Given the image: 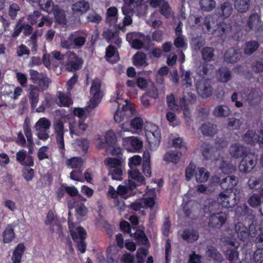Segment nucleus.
Listing matches in <instances>:
<instances>
[{
	"instance_id": "nucleus-1",
	"label": "nucleus",
	"mask_w": 263,
	"mask_h": 263,
	"mask_svg": "<svg viewBox=\"0 0 263 263\" xmlns=\"http://www.w3.org/2000/svg\"><path fill=\"white\" fill-rule=\"evenodd\" d=\"M196 88L198 95L202 98L210 97L213 93L212 82L209 79H201L196 83Z\"/></svg>"
},
{
	"instance_id": "nucleus-2",
	"label": "nucleus",
	"mask_w": 263,
	"mask_h": 263,
	"mask_svg": "<svg viewBox=\"0 0 263 263\" xmlns=\"http://www.w3.org/2000/svg\"><path fill=\"white\" fill-rule=\"evenodd\" d=\"M137 185L136 183L131 180H128L125 182L124 185H119L116 191L112 187L110 186L108 194L112 198H115L118 194H120L122 196L126 195H130L132 192L136 189Z\"/></svg>"
},
{
	"instance_id": "nucleus-3",
	"label": "nucleus",
	"mask_w": 263,
	"mask_h": 263,
	"mask_svg": "<svg viewBox=\"0 0 263 263\" xmlns=\"http://www.w3.org/2000/svg\"><path fill=\"white\" fill-rule=\"evenodd\" d=\"M261 27L260 15L257 13H252L247 20L246 31L250 32L255 30L256 34L258 36V32L259 31L263 32Z\"/></svg>"
},
{
	"instance_id": "nucleus-4",
	"label": "nucleus",
	"mask_w": 263,
	"mask_h": 263,
	"mask_svg": "<svg viewBox=\"0 0 263 263\" xmlns=\"http://www.w3.org/2000/svg\"><path fill=\"white\" fill-rule=\"evenodd\" d=\"M53 128L55 134V138L57 145L61 153H63L65 149L64 142V125L63 122L59 119H56L53 121Z\"/></svg>"
},
{
	"instance_id": "nucleus-5",
	"label": "nucleus",
	"mask_w": 263,
	"mask_h": 263,
	"mask_svg": "<svg viewBox=\"0 0 263 263\" xmlns=\"http://www.w3.org/2000/svg\"><path fill=\"white\" fill-rule=\"evenodd\" d=\"M73 240L77 242L78 248L80 252L84 253L86 251V243L84 241L86 236V231L82 227L77 228V231H70Z\"/></svg>"
},
{
	"instance_id": "nucleus-6",
	"label": "nucleus",
	"mask_w": 263,
	"mask_h": 263,
	"mask_svg": "<svg viewBox=\"0 0 263 263\" xmlns=\"http://www.w3.org/2000/svg\"><path fill=\"white\" fill-rule=\"evenodd\" d=\"M105 141L108 146L105 151L107 155H117L120 153V148L116 145V136L112 131H108L106 133Z\"/></svg>"
},
{
	"instance_id": "nucleus-7",
	"label": "nucleus",
	"mask_w": 263,
	"mask_h": 263,
	"mask_svg": "<svg viewBox=\"0 0 263 263\" xmlns=\"http://www.w3.org/2000/svg\"><path fill=\"white\" fill-rule=\"evenodd\" d=\"M129 163L130 170L128 171L132 179H134L138 182H141L144 180V177L141 173L135 168V166L140 164L141 162V158L139 156H135L131 158Z\"/></svg>"
},
{
	"instance_id": "nucleus-8",
	"label": "nucleus",
	"mask_w": 263,
	"mask_h": 263,
	"mask_svg": "<svg viewBox=\"0 0 263 263\" xmlns=\"http://www.w3.org/2000/svg\"><path fill=\"white\" fill-rule=\"evenodd\" d=\"M135 109L131 105L126 104L123 105L121 110H118L114 116L116 122L127 121L134 115Z\"/></svg>"
},
{
	"instance_id": "nucleus-9",
	"label": "nucleus",
	"mask_w": 263,
	"mask_h": 263,
	"mask_svg": "<svg viewBox=\"0 0 263 263\" xmlns=\"http://www.w3.org/2000/svg\"><path fill=\"white\" fill-rule=\"evenodd\" d=\"M257 160V156L254 154L246 156L240 163V171L245 173L250 172L255 166Z\"/></svg>"
},
{
	"instance_id": "nucleus-10",
	"label": "nucleus",
	"mask_w": 263,
	"mask_h": 263,
	"mask_svg": "<svg viewBox=\"0 0 263 263\" xmlns=\"http://www.w3.org/2000/svg\"><path fill=\"white\" fill-rule=\"evenodd\" d=\"M220 182V185L223 190L229 191L233 189L238 182V178L234 175H228L221 179L216 178Z\"/></svg>"
},
{
	"instance_id": "nucleus-11",
	"label": "nucleus",
	"mask_w": 263,
	"mask_h": 263,
	"mask_svg": "<svg viewBox=\"0 0 263 263\" xmlns=\"http://www.w3.org/2000/svg\"><path fill=\"white\" fill-rule=\"evenodd\" d=\"M227 218L225 213L213 214L209 218V227L212 228H220L225 223Z\"/></svg>"
},
{
	"instance_id": "nucleus-12",
	"label": "nucleus",
	"mask_w": 263,
	"mask_h": 263,
	"mask_svg": "<svg viewBox=\"0 0 263 263\" xmlns=\"http://www.w3.org/2000/svg\"><path fill=\"white\" fill-rule=\"evenodd\" d=\"M216 161L222 173L228 174L235 171V167L231 164V159L229 157H221L220 159H216Z\"/></svg>"
},
{
	"instance_id": "nucleus-13",
	"label": "nucleus",
	"mask_w": 263,
	"mask_h": 263,
	"mask_svg": "<svg viewBox=\"0 0 263 263\" xmlns=\"http://www.w3.org/2000/svg\"><path fill=\"white\" fill-rule=\"evenodd\" d=\"M233 195L231 194H226L223 192L220 193L218 199V202L224 208H232L235 206L237 202L233 198Z\"/></svg>"
},
{
	"instance_id": "nucleus-14",
	"label": "nucleus",
	"mask_w": 263,
	"mask_h": 263,
	"mask_svg": "<svg viewBox=\"0 0 263 263\" xmlns=\"http://www.w3.org/2000/svg\"><path fill=\"white\" fill-rule=\"evenodd\" d=\"M155 204V200L152 197L142 199L132 203L130 206L135 211H138L141 208H152Z\"/></svg>"
},
{
	"instance_id": "nucleus-15",
	"label": "nucleus",
	"mask_w": 263,
	"mask_h": 263,
	"mask_svg": "<svg viewBox=\"0 0 263 263\" xmlns=\"http://www.w3.org/2000/svg\"><path fill=\"white\" fill-rule=\"evenodd\" d=\"M83 63L81 59L78 58L74 53H70L69 60H68L66 67V69L69 71H73L80 68Z\"/></svg>"
},
{
	"instance_id": "nucleus-16",
	"label": "nucleus",
	"mask_w": 263,
	"mask_h": 263,
	"mask_svg": "<svg viewBox=\"0 0 263 263\" xmlns=\"http://www.w3.org/2000/svg\"><path fill=\"white\" fill-rule=\"evenodd\" d=\"M200 129L204 136L213 137L218 133L217 125L210 122H206L202 124Z\"/></svg>"
},
{
	"instance_id": "nucleus-17",
	"label": "nucleus",
	"mask_w": 263,
	"mask_h": 263,
	"mask_svg": "<svg viewBox=\"0 0 263 263\" xmlns=\"http://www.w3.org/2000/svg\"><path fill=\"white\" fill-rule=\"evenodd\" d=\"M241 57V53L239 50L234 48L229 49L224 55V61L230 63L237 62Z\"/></svg>"
},
{
	"instance_id": "nucleus-18",
	"label": "nucleus",
	"mask_w": 263,
	"mask_h": 263,
	"mask_svg": "<svg viewBox=\"0 0 263 263\" xmlns=\"http://www.w3.org/2000/svg\"><path fill=\"white\" fill-rule=\"evenodd\" d=\"M28 98L32 108L36 107L39 102L40 89L37 86L31 85L28 89Z\"/></svg>"
},
{
	"instance_id": "nucleus-19",
	"label": "nucleus",
	"mask_w": 263,
	"mask_h": 263,
	"mask_svg": "<svg viewBox=\"0 0 263 263\" xmlns=\"http://www.w3.org/2000/svg\"><path fill=\"white\" fill-rule=\"evenodd\" d=\"M233 10L232 4L228 1H226L219 5L216 11L219 16L228 18L232 13Z\"/></svg>"
},
{
	"instance_id": "nucleus-20",
	"label": "nucleus",
	"mask_w": 263,
	"mask_h": 263,
	"mask_svg": "<svg viewBox=\"0 0 263 263\" xmlns=\"http://www.w3.org/2000/svg\"><path fill=\"white\" fill-rule=\"evenodd\" d=\"M216 76L218 81L225 83L232 79V72L228 68L221 67L217 71Z\"/></svg>"
},
{
	"instance_id": "nucleus-21",
	"label": "nucleus",
	"mask_w": 263,
	"mask_h": 263,
	"mask_svg": "<svg viewBox=\"0 0 263 263\" xmlns=\"http://www.w3.org/2000/svg\"><path fill=\"white\" fill-rule=\"evenodd\" d=\"M229 153L232 157L237 159L243 157L246 154V149L243 145L235 143L230 147Z\"/></svg>"
},
{
	"instance_id": "nucleus-22",
	"label": "nucleus",
	"mask_w": 263,
	"mask_h": 263,
	"mask_svg": "<svg viewBox=\"0 0 263 263\" xmlns=\"http://www.w3.org/2000/svg\"><path fill=\"white\" fill-rule=\"evenodd\" d=\"M234 230L237 237L240 240L244 241L248 239L249 237L248 230L242 222H237L235 225Z\"/></svg>"
},
{
	"instance_id": "nucleus-23",
	"label": "nucleus",
	"mask_w": 263,
	"mask_h": 263,
	"mask_svg": "<svg viewBox=\"0 0 263 263\" xmlns=\"http://www.w3.org/2000/svg\"><path fill=\"white\" fill-rule=\"evenodd\" d=\"M148 143L151 145L158 146L160 142L161 134L159 130L156 129L154 132L147 131L146 133Z\"/></svg>"
},
{
	"instance_id": "nucleus-24",
	"label": "nucleus",
	"mask_w": 263,
	"mask_h": 263,
	"mask_svg": "<svg viewBox=\"0 0 263 263\" xmlns=\"http://www.w3.org/2000/svg\"><path fill=\"white\" fill-rule=\"evenodd\" d=\"M71 9L73 13L83 14L89 9V4L85 1H80L73 4Z\"/></svg>"
},
{
	"instance_id": "nucleus-25",
	"label": "nucleus",
	"mask_w": 263,
	"mask_h": 263,
	"mask_svg": "<svg viewBox=\"0 0 263 263\" xmlns=\"http://www.w3.org/2000/svg\"><path fill=\"white\" fill-rule=\"evenodd\" d=\"M213 114L216 117H227L231 114V110L226 105H219L214 108Z\"/></svg>"
},
{
	"instance_id": "nucleus-26",
	"label": "nucleus",
	"mask_w": 263,
	"mask_h": 263,
	"mask_svg": "<svg viewBox=\"0 0 263 263\" xmlns=\"http://www.w3.org/2000/svg\"><path fill=\"white\" fill-rule=\"evenodd\" d=\"M251 0H234V7L239 13L246 12L250 7Z\"/></svg>"
},
{
	"instance_id": "nucleus-27",
	"label": "nucleus",
	"mask_w": 263,
	"mask_h": 263,
	"mask_svg": "<svg viewBox=\"0 0 263 263\" xmlns=\"http://www.w3.org/2000/svg\"><path fill=\"white\" fill-rule=\"evenodd\" d=\"M54 18L56 21L61 24H65L66 22L65 11L59 7L58 5L53 7V11Z\"/></svg>"
},
{
	"instance_id": "nucleus-28",
	"label": "nucleus",
	"mask_w": 263,
	"mask_h": 263,
	"mask_svg": "<svg viewBox=\"0 0 263 263\" xmlns=\"http://www.w3.org/2000/svg\"><path fill=\"white\" fill-rule=\"evenodd\" d=\"M125 5L122 7L123 14L125 15H130L132 13L130 5L138 6L140 5L143 0H123Z\"/></svg>"
},
{
	"instance_id": "nucleus-29",
	"label": "nucleus",
	"mask_w": 263,
	"mask_h": 263,
	"mask_svg": "<svg viewBox=\"0 0 263 263\" xmlns=\"http://www.w3.org/2000/svg\"><path fill=\"white\" fill-rule=\"evenodd\" d=\"M259 47V43L256 41L247 42L244 45V53L247 55H252Z\"/></svg>"
},
{
	"instance_id": "nucleus-30",
	"label": "nucleus",
	"mask_w": 263,
	"mask_h": 263,
	"mask_svg": "<svg viewBox=\"0 0 263 263\" xmlns=\"http://www.w3.org/2000/svg\"><path fill=\"white\" fill-rule=\"evenodd\" d=\"M87 128V125L83 121H79V123L76 126H73L70 124L69 132L70 134H76L78 136L81 135Z\"/></svg>"
},
{
	"instance_id": "nucleus-31",
	"label": "nucleus",
	"mask_w": 263,
	"mask_h": 263,
	"mask_svg": "<svg viewBox=\"0 0 263 263\" xmlns=\"http://www.w3.org/2000/svg\"><path fill=\"white\" fill-rule=\"evenodd\" d=\"M118 9L116 7L109 8L106 12V22L109 24L116 23L118 18Z\"/></svg>"
},
{
	"instance_id": "nucleus-32",
	"label": "nucleus",
	"mask_w": 263,
	"mask_h": 263,
	"mask_svg": "<svg viewBox=\"0 0 263 263\" xmlns=\"http://www.w3.org/2000/svg\"><path fill=\"white\" fill-rule=\"evenodd\" d=\"M214 50L212 47H206L203 48L201 51L202 59L204 62H210L214 60Z\"/></svg>"
},
{
	"instance_id": "nucleus-33",
	"label": "nucleus",
	"mask_w": 263,
	"mask_h": 263,
	"mask_svg": "<svg viewBox=\"0 0 263 263\" xmlns=\"http://www.w3.org/2000/svg\"><path fill=\"white\" fill-rule=\"evenodd\" d=\"M25 250V247L23 243L18 244L13 253L12 259L13 263H20L22 255Z\"/></svg>"
},
{
	"instance_id": "nucleus-34",
	"label": "nucleus",
	"mask_w": 263,
	"mask_h": 263,
	"mask_svg": "<svg viewBox=\"0 0 263 263\" xmlns=\"http://www.w3.org/2000/svg\"><path fill=\"white\" fill-rule=\"evenodd\" d=\"M206 254L209 258L217 261H220L222 260L221 254L213 246H210L207 247Z\"/></svg>"
},
{
	"instance_id": "nucleus-35",
	"label": "nucleus",
	"mask_w": 263,
	"mask_h": 263,
	"mask_svg": "<svg viewBox=\"0 0 263 263\" xmlns=\"http://www.w3.org/2000/svg\"><path fill=\"white\" fill-rule=\"evenodd\" d=\"M181 155L179 152L171 151L165 154L163 160L165 161L177 163L180 160Z\"/></svg>"
},
{
	"instance_id": "nucleus-36",
	"label": "nucleus",
	"mask_w": 263,
	"mask_h": 263,
	"mask_svg": "<svg viewBox=\"0 0 263 263\" xmlns=\"http://www.w3.org/2000/svg\"><path fill=\"white\" fill-rule=\"evenodd\" d=\"M38 5L41 9L50 14L53 11V3L52 0H39Z\"/></svg>"
},
{
	"instance_id": "nucleus-37",
	"label": "nucleus",
	"mask_w": 263,
	"mask_h": 263,
	"mask_svg": "<svg viewBox=\"0 0 263 263\" xmlns=\"http://www.w3.org/2000/svg\"><path fill=\"white\" fill-rule=\"evenodd\" d=\"M15 237L13 229L11 225L8 224L3 233V242H10Z\"/></svg>"
},
{
	"instance_id": "nucleus-38",
	"label": "nucleus",
	"mask_w": 263,
	"mask_h": 263,
	"mask_svg": "<svg viewBox=\"0 0 263 263\" xmlns=\"http://www.w3.org/2000/svg\"><path fill=\"white\" fill-rule=\"evenodd\" d=\"M146 59V55L142 52H138L133 58L134 64L136 66L147 65Z\"/></svg>"
},
{
	"instance_id": "nucleus-39",
	"label": "nucleus",
	"mask_w": 263,
	"mask_h": 263,
	"mask_svg": "<svg viewBox=\"0 0 263 263\" xmlns=\"http://www.w3.org/2000/svg\"><path fill=\"white\" fill-rule=\"evenodd\" d=\"M199 4L201 9L207 12L213 10L216 6L215 0H200Z\"/></svg>"
},
{
	"instance_id": "nucleus-40",
	"label": "nucleus",
	"mask_w": 263,
	"mask_h": 263,
	"mask_svg": "<svg viewBox=\"0 0 263 263\" xmlns=\"http://www.w3.org/2000/svg\"><path fill=\"white\" fill-rule=\"evenodd\" d=\"M25 151H19L16 154V159L18 161L21 163L23 165L32 166L33 165V160L31 157L26 158L25 157Z\"/></svg>"
},
{
	"instance_id": "nucleus-41",
	"label": "nucleus",
	"mask_w": 263,
	"mask_h": 263,
	"mask_svg": "<svg viewBox=\"0 0 263 263\" xmlns=\"http://www.w3.org/2000/svg\"><path fill=\"white\" fill-rule=\"evenodd\" d=\"M191 44L194 50L198 51L204 45V39L201 36H195L192 38Z\"/></svg>"
},
{
	"instance_id": "nucleus-42",
	"label": "nucleus",
	"mask_w": 263,
	"mask_h": 263,
	"mask_svg": "<svg viewBox=\"0 0 263 263\" xmlns=\"http://www.w3.org/2000/svg\"><path fill=\"white\" fill-rule=\"evenodd\" d=\"M182 237L183 239L189 242H193L198 238V233L195 231L185 230L183 231Z\"/></svg>"
},
{
	"instance_id": "nucleus-43",
	"label": "nucleus",
	"mask_w": 263,
	"mask_h": 263,
	"mask_svg": "<svg viewBox=\"0 0 263 263\" xmlns=\"http://www.w3.org/2000/svg\"><path fill=\"white\" fill-rule=\"evenodd\" d=\"M90 93L93 95V97L90 99L88 107L90 108H94L101 101L103 93L101 91H96Z\"/></svg>"
},
{
	"instance_id": "nucleus-44",
	"label": "nucleus",
	"mask_w": 263,
	"mask_h": 263,
	"mask_svg": "<svg viewBox=\"0 0 263 263\" xmlns=\"http://www.w3.org/2000/svg\"><path fill=\"white\" fill-rule=\"evenodd\" d=\"M211 67L212 65L208 64L206 62H202L196 69L197 73L200 77L207 75L209 74Z\"/></svg>"
},
{
	"instance_id": "nucleus-45",
	"label": "nucleus",
	"mask_w": 263,
	"mask_h": 263,
	"mask_svg": "<svg viewBox=\"0 0 263 263\" xmlns=\"http://www.w3.org/2000/svg\"><path fill=\"white\" fill-rule=\"evenodd\" d=\"M243 140L247 143L253 144L257 142L258 136L255 132L252 130H248L243 136Z\"/></svg>"
},
{
	"instance_id": "nucleus-46",
	"label": "nucleus",
	"mask_w": 263,
	"mask_h": 263,
	"mask_svg": "<svg viewBox=\"0 0 263 263\" xmlns=\"http://www.w3.org/2000/svg\"><path fill=\"white\" fill-rule=\"evenodd\" d=\"M51 126L50 122L45 118H40L35 123V129H49Z\"/></svg>"
},
{
	"instance_id": "nucleus-47",
	"label": "nucleus",
	"mask_w": 263,
	"mask_h": 263,
	"mask_svg": "<svg viewBox=\"0 0 263 263\" xmlns=\"http://www.w3.org/2000/svg\"><path fill=\"white\" fill-rule=\"evenodd\" d=\"M209 177V173L205 172V170L204 168H198V172L195 175L196 180L197 182H204L208 179Z\"/></svg>"
},
{
	"instance_id": "nucleus-48",
	"label": "nucleus",
	"mask_w": 263,
	"mask_h": 263,
	"mask_svg": "<svg viewBox=\"0 0 263 263\" xmlns=\"http://www.w3.org/2000/svg\"><path fill=\"white\" fill-rule=\"evenodd\" d=\"M73 45H74V48H80L82 47L86 42V39L85 37L82 36L78 35L77 33H72Z\"/></svg>"
},
{
	"instance_id": "nucleus-49",
	"label": "nucleus",
	"mask_w": 263,
	"mask_h": 263,
	"mask_svg": "<svg viewBox=\"0 0 263 263\" xmlns=\"http://www.w3.org/2000/svg\"><path fill=\"white\" fill-rule=\"evenodd\" d=\"M248 185L251 189L257 190L262 186V181L260 178L253 176L249 179Z\"/></svg>"
},
{
	"instance_id": "nucleus-50",
	"label": "nucleus",
	"mask_w": 263,
	"mask_h": 263,
	"mask_svg": "<svg viewBox=\"0 0 263 263\" xmlns=\"http://www.w3.org/2000/svg\"><path fill=\"white\" fill-rule=\"evenodd\" d=\"M134 237L139 244L145 245L148 242V239L143 231L137 230L134 234Z\"/></svg>"
},
{
	"instance_id": "nucleus-51",
	"label": "nucleus",
	"mask_w": 263,
	"mask_h": 263,
	"mask_svg": "<svg viewBox=\"0 0 263 263\" xmlns=\"http://www.w3.org/2000/svg\"><path fill=\"white\" fill-rule=\"evenodd\" d=\"M50 82V79L46 76L43 75L37 82V87H39L40 90H41L42 91H43L48 88Z\"/></svg>"
},
{
	"instance_id": "nucleus-52",
	"label": "nucleus",
	"mask_w": 263,
	"mask_h": 263,
	"mask_svg": "<svg viewBox=\"0 0 263 263\" xmlns=\"http://www.w3.org/2000/svg\"><path fill=\"white\" fill-rule=\"evenodd\" d=\"M83 161L81 158L79 157H73L70 160L67 161V165L71 166V168H80L82 164Z\"/></svg>"
},
{
	"instance_id": "nucleus-53",
	"label": "nucleus",
	"mask_w": 263,
	"mask_h": 263,
	"mask_svg": "<svg viewBox=\"0 0 263 263\" xmlns=\"http://www.w3.org/2000/svg\"><path fill=\"white\" fill-rule=\"evenodd\" d=\"M61 46L65 49H74L73 45L72 34H71L67 39L62 40L61 41Z\"/></svg>"
},
{
	"instance_id": "nucleus-54",
	"label": "nucleus",
	"mask_w": 263,
	"mask_h": 263,
	"mask_svg": "<svg viewBox=\"0 0 263 263\" xmlns=\"http://www.w3.org/2000/svg\"><path fill=\"white\" fill-rule=\"evenodd\" d=\"M231 30V26L225 23H221L218 25L216 30L220 36L227 34Z\"/></svg>"
},
{
	"instance_id": "nucleus-55",
	"label": "nucleus",
	"mask_w": 263,
	"mask_h": 263,
	"mask_svg": "<svg viewBox=\"0 0 263 263\" xmlns=\"http://www.w3.org/2000/svg\"><path fill=\"white\" fill-rule=\"evenodd\" d=\"M242 122L243 119L242 118H231L229 119L228 126L232 127L233 129H237L240 126Z\"/></svg>"
},
{
	"instance_id": "nucleus-56",
	"label": "nucleus",
	"mask_w": 263,
	"mask_h": 263,
	"mask_svg": "<svg viewBox=\"0 0 263 263\" xmlns=\"http://www.w3.org/2000/svg\"><path fill=\"white\" fill-rule=\"evenodd\" d=\"M183 77V86L186 88L190 87L192 86V82L191 78V72L189 71H185L182 73Z\"/></svg>"
},
{
	"instance_id": "nucleus-57",
	"label": "nucleus",
	"mask_w": 263,
	"mask_h": 263,
	"mask_svg": "<svg viewBox=\"0 0 263 263\" xmlns=\"http://www.w3.org/2000/svg\"><path fill=\"white\" fill-rule=\"evenodd\" d=\"M122 171L121 168L119 167H114L112 169H110L109 171V175L111 176V178L114 180H121Z\"/></svg>"
},
{
	"instance_id": "nucleus-58",
	"label": "nucleus",
	"mask_w": 263,
	"mask_h": 263,
	"mask_svg": "<svg viewBox=\"0 0 263 263\" xmlns=\"http://www.w3.org/2000/svg\"><path fill=\"white\" fill-rule=\"evenodd\" d=\"M238 252L234 249H229L225 252L227 259L230 261H236L238 259Z\"/></svg>"
},
{
	"instance_id": "nucleus-59",
	"label": "nucleus",
	"mask_w": 263,
	"mask_h": 263,
	"mask_svg": "<svg viewBox=\"0 0 263 263\" xmlns=\"http://www.w3.org/2000/svg\"><path fill=\"white\" fill-rule=\"evenodd\" d=\"M248 99L253 104L257 103L260 100V96L256 90L251 91L248 95Z\"/></svg>"
},
{
	"instance_id": "nucleus-60",
	"label": "nucleus",
	"mask_w": 263,
	"mask_h": 263,
	"mask_svg": "<svg viewBox=\"0 0 263 263\" xmlns=\"http://www.w3.org/2000/svg\"><path fill=\"white\" fill-rule=\"evenodd\" d=\"M130 125L135 129H141L143 125V120L140 117H135L130 120Z\"/></svg>"
},
{
	"instance_id": "nucleus-61",
	"label": "nucleus",
	"mask_w": 263,
	"mask_h": 263,
	"mask_svg": "<svg viewBox=\"0 0 263 263\" xmlns=\"http://www.w3.org/2000/svg\"><path fill=\"white\" fill-rule=\"evenodd\" d=\"M20 10V6L16 3L11 4L9 8V15L14 19L17 15V12Z\"/></svg>"
},
{
	"instance_id": "nucleus-62",
	"label": "nucleus",
	"mask_w": 263,
	"mask_h": 263,
	"mask_svg": "<svg viewBox=\"0 0 263 263\" xmlns=\"http://www.w3.org/2000/svg\"><path fill=\"white\" fill-rule=\"evenodd\" d=\"M252 70L256 73H261L263 72V62L261 61H256L252 64Z\"/></svg>"
},
{
	"instance_id": "nucleus-63",
	"label": "nucleus",
	"mask_w": 263,
	"mask_h": 263,
	"mask_svg": "<svg viewBox=\"0 0 263 263\" xmlns=\"http://www.w3.org/2000/svg\"><path fill=\"white\" fill-rule=\"evenodd\" d=\"M196 166L193 163H190L185 170V179L187 181L191 180L194 174Z\"/></svg>"
},
{
	"instance_id": "nucleus-64",
	"label": "nucleus",
	"mask_w": 263,
	"mask_h": 263,
	"mask_svg": "<svg viewBox=\"0 0 263 263\" xmlns=\"http://www.w3.org/2000/svg\"><path fill=\"white\" fill-rule=\"evenodd\" d=\"M253 260L256 263H261L263 261V251L262 249L258 248L253 255Z\"/></svg>"
}]
</instances>
